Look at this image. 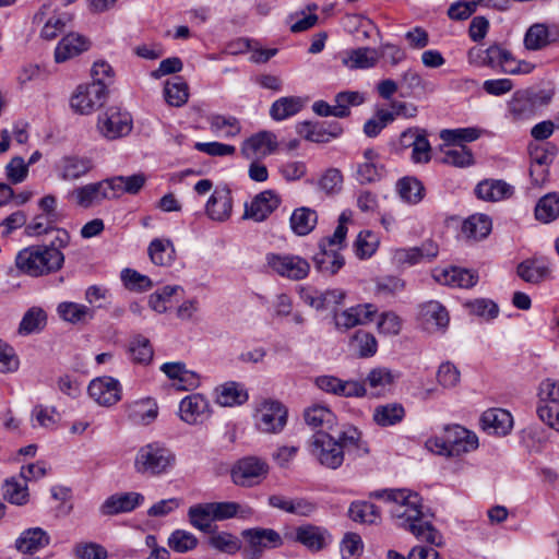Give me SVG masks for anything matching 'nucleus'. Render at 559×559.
Listing matches in <instances>:
<instances>
[{
	"label": "nucleus",
	"mask_w": 559,
	"mask_h": 559,
	"mask_svg": "<svg viewBox=\"0 0 559 559\" xmlns=\"http://www.w3.org/2000/svg\"><path fill=\"white\" fill-rule=\"evenodd\" d=\"M559 40V25L536 23L528 27L524 36V46L527 50H540Z\"/></svg>",
	"instance_id": "6ab92c4d"
},
{
	"label": "nucleus",
	"mask_w": 559,
	"mask_h": 559,
	"mask_svg": "<svg viewBox=\"0 0 559 559\" xmlns=\"http://www.w3.org/2000/svg\"><path fill=\"white\" fill-rule=\"evenodd\" d=\"M349 518L355 522L374 524L380 520L379 509L367 501L353 502L348 510Z\"/></svg>",
	"instance_id": "13d9d810"
},
{
	"label": "nucleus",
	"mask_w": 559,
	"mask_h": 559,
	"mask_svg": "<svg viewBox=\"0 0 559 559\" xmlns=\"http://www.w3.org/2000/svg\"><path fill=\"white\" fill-rule=\"evenodd\" d=\"M210 506L214 521H223L235 516L248 519L253 514L252 508L237 502H210Z\"/></svg>",
	"instance_id": "ea45409f"
},
{
	"label": "nucleus",
	"mask_w": 559,
	"mask_h": 559,
	"mask_svg": "<svg viewBox=\"0 0 559 559\" xmlns=\"http://www.w3.org/2000/svg\"><path fill=\"white\" fill-rule=\"evenodd\" d=\"M371 498L390 504V513L399 527L411 532L417 539L430 545H440L441 535L426 520L421 511L419 495L409 489H381L370 493Z\"/></svg>",
	"instance_id": "f257e3e1"
},
{
	"label": "nucleus",
	"mask_w": 559,
	"mask_h": 559,
	"mask_svg": "<svg viewBox=\"0 0 559 559\" xmlns=\"http://www.w3.org/2000/svg\"><path fill=\"white\" fill-rule=\"evenodd\" d=\"M437 248L433 245H423L421 247L402 248L394 251L393 260L397 264L414 265L424 259L430 260L437 255Z\"/></svg>",
	"instance_id": "e433bc0d"
},
{
	"label": "nucleus",
	"mask_w": 559,
	"mask_h": 559,
	"mask_svg": "<svg viewBox=\"0 0 559 559\" xmlns=\"http://www.w3.org/2000/svg\"><path fill=\"white\" fill-rule=\"evenodd\" d=\"M233 209L231 195L228 189H216L205 205L206 215L216 222L226 221Z\"/></svg>",
	"instance_id": "c85d7f7f"
},
{
	"label": "nucleus",
	"mask_w": 559,
	"mask_h": 559,
	"mask_svg": "<svg viewBox=\"0 0 559 559\" xmlns=\"http://www.w3.org/2000/svg\"><path fill=\"white\" fill-rule=\"evenodd\" d=\"M540 405L537 408L539 418L549 417L550 408L559 406V382L547 379L539 385Z\"/></svg>",
	"instance_id": "a18cd8bd"
},
{
	"label": "nucleus",
	"mask_w": 559,
	"mask_h": 559,
	"mask_svg": "<svg viewBox=\"0 0 559 559\" xmlns=\"http://www.w3.org/2000/svg\"><path fill=\"white\" fill-rule=\"evenodd\" d=\"M94 168L90 157L76 154H67L55 164L57 177L62 181H76L86 176Z\"/></svg>",
	"instance_id": "4468645a"
},
{
	"label": "nucleus",
	"mask_w": 559,
	"mask_h": 559,
	"mask_svg": "<svg viewBox=\"0 0 559 559\" xmlns=\"http://www.w3.org/2000/svg\"><path fill=\"white\" fill-rule=\"evenodd\" d=\"M207 120L211 131L218 136L235 138L241 131L239 120L233 116L212 115Z\"/></svg>",
	"instance_id": "de8ad7c7"
},
{
	"label": "nucleus",
	"mask_w": 559,
	"mask_h": 559,
	"mask_svg": "<svg viewBox=\"0 0 559 559\" xmlns=\"http://www.w3.org/2000/svg\"><path fill=\"white\" fill-rule=\"evenodd\" d=\"M90 396L100 406H112L121 400L120 382L109 376L98 377L88 385Z\"/></svg>",
	"instance_id": "2eb2a0df"
},
{
	"label": "nucleus",
	"mask_w": 559,
	"mask_h": 559,
	"mask_svg": "<svg viewBox=\"0 0 559 559\" xmlns=\"http://www.w3.org/2000/svg\"><path fill=\"white\" fill-rule=\"evenodd\" d=\"M491 230V219L485 214L469 216L462 226V234L471 240H481Z\"/></svg>",
	"instance_id": "c03bdc74"
},
{
	"label": "nucleus",
	"mask_w": 559,
	"mask_h": 559,
	"mask_svg": "<svg viewBox=\"0 0 559 559\" xmlns=\"http://www.w3.org/2000/svg\"><path fill=\"white\" fill-rule=\"evenodd\" d=\"M63 262V253L56 250L55 247H47L46 245L24 248L15 258L16 267L34 277L59 271Z\"/></svg>",
	"instance_id": "7ed1b4c3"
},
{
	"label": "nucleus",
	"mask_w": 559,
	"mask_h": 559,
	"mask_svg": "<svg viewBox=\"0 0 559 559\" xmlns=\"http://www.w3.org/2000/svg\"><path fill=\"white\" fill-rule=\"evenodd\" d=\"M311 455L324 467L336 469L342 466L345 454H366L368 448L361 440V432L353 426L341 431L337 438L328 432H316L310 440Z\"/></svg>",
	"instance_id": "f03ea898"
},
{
	"label": "nucleus",
	"mask_w": 559,
	"mask_h": 559,
	"mask_svg": "<svg viewBox=\"0 0 559 559\" xmlns=\"http://www.w3.org/2000/svg\"><path fill=\"white\" fill-rule=\"evenodd\" d=\"M313 263L319 272L334 275L344 266L345 260L337 249H324L313 257Z\"/></svg>",
	"instance_id": "79ce46f5"
},
{
	"label": "nucleus",
	"mask_w": 559,
	"mask_h": 559,
	"mask_svg": "<svg viewBox=\"0 0 559 559\" xmlns=\"http://www.w3.org/2000/svg\"><path fill=\"white\" fill-rule=\"evenodd\" d=\"M440 162L454 167H468L474 164L473 153L465 145H449L441 147Z\"/></svg>",
	"instance_id": "49530a36"
},
{
	"label": "nucleus",
	"mask_w": 559,
	"mask_h": 559,
	"mask_svg": "<svg viewBox=\"0 0 559 559\" xmlns=\"http://www.w3.org/2000/svg\"><path fill=\"white\" fill-rule=\"evenodd\" d=\"M57 312L62 320L73 324L85 322L94 318V311L92 309L85 305L72 301L59 304Z\"/></svg>",
	"instance_id": "09e8293b"
},
{
	"label": "nucleus",
	"mask_w": 559,
	"mask_h": 559,
	"mask_svg": "<svg viewBox=\"0 0 559 559\" xmlns=\"http://www.w3.org/2000/svg\"><path fill=\"white\" fill-rule=\"evenodd\" d=\"M97 130L107 140H117L132 130V117L118 107H110L98 116Z\"/></svg>",
	"instance_id": "0eeeda50"
},
{
	"label": "nucleus",
	"mask_w": 559,
	"mask_h": 559,
	"mask_svg": "<svg viewBox=\"0 0 559 559\" xmlns=\"http://www.w3.org/2000/svg\"><path fill=\"white\" fill-rule=\"evenodd\" d=\"M297 131L308 141L328 143L333 139L338 138L342 134L343 129L338 123L325 124L305 121L297 126Z\"/></svg>",
	"instance_id": "b1692460"
},
{
	"label": "nucleus",
	"mask_w": 559,
	"mask_h": 559,
	"mask_svg": "<svg viewBox=\"0 0 559 559\" xmlns=\"http://www.w3.org/2000/svg\"><path fill=\"white\" fill-rule=\"evenodd\" d=\"M175 454L159 443H148L139 449L134 459V469L145 476L166 473L175 463Z\"/></svg>",
	"instance_id": "20e7f679"
},
{
	"label": "nucleus",
	"mask_w": 559,
	"mask_h": 559,
	"mask_svg": "<svg viewBox=\"0 0 559 559\" xmlns=\"http://www.w3.org/2000/svg\"><path fill=\"white\" fill-rule=\"evenodd\" d=\"M106 94L107 90L102 83L79 85L71 96L70 106L78 114L88 115L104 104Z\"/></svg>",
	"instance_id": "9d476101"
},
{
	"label": "nucleus",
	"mask_w": 559,
	"mask_h": 559,
	"mask_svg": "<svg viewBox=\"0 0 559 559\" xmlns=\"http://www.w3.org/2000/svg\"><path fill=\"white\" fill-rule=\"evenodd\" d=\"M209 412V402L201 394H190L179 404L180 419L189 425L202 423Z\"/></svg>",
	"instance_id": "5701e85b"
},
{
	"label": "nucleus",
	"mask_w": 559,
	"mask_h": 559,
	"mask_svg": "<svg viewBox=\"0 0 559 559\" xmlns=\"http://www.w3.org/2000/svg\"><path fill=\"white\" fill-rule=\"evenodd\" d=\"M516 274L524 282L536 285L549 277L550 270L544 260L531 258L518 265Z\"/></svg>",
	"instance_id": "473e14b6"
},
{
	"label": "nucleus",
	"mask_w": 559,
	"mask_h": 559,
	"mask_svg": "<svg viewBox=\"0 0 559 559\" xmlns=\"http://www.w3.org/2000/svg\"><path fill=\"white\" fill-rule=\"evenodd\" d=\"M528 154L531 158V164H538L539 166H549L554 157L556 155V147L550 143L538 144V143H530L528 144Z\"/></svg>",
	"instance_id": "338daca9"
},
{
	"label": "nucleus",
	"mask_w": 559,
	"mask_h": 559,
	"mask_svg": "<svg viewBox=\"0 0 559 559\" xmlns=\"http://www.w3.org/2000/svg\"><path fill=\"white\" fill-rule=\"evenodd\" d=\"M348 221V216L346 213H342L338 217V225L334 230L332 236L322 238L319 242L320 250L324 249H337V251L342 248V245L345 241L347 227L346 223Z\"/></svg>",
	"instance_id": "0e129e2a"
},
{
	"label": "nucleus",
	"mask_w": 559,
	"mask_h": 559,
	"mask_svg": "<svg viewBox=\"0 0 559 559\" xmlns=\"http://www.w3.org/2000/svg\"><path fill=\"white\" fill-rule=\"evenodd\" d=\"M365 102L364 94L354 91H346L336 94L334 117L344 118L349 115L350 106H358Z\"/></svg>",
	"instance_id": "680f3d73"
},
{
	"label": "nucleus",
	"mask_w": 559,
	"mask_h": 559,
	"mask_svg": "<svg viewBox=\"0 0 559 559\" xmlns=\"http://www.w3.org/2000/svg\"><path fill=\"white\" fill-rule=\"evenodd\" d=\"M47 323V314L39 307L29 308L23 316L19 333L22 335H29L32 333L40 332Z\"/></svg>",
	"instance_id": "603ef678"
},
{
	"label": "nucleus",
	"mask_w": 559,
	"mask_h": 559,
	"mask_svg": "<svg viewBox=\"0 0 559 559\" xmlns=\"http://www.w3.org/2000/svg\"><path fill=\"white\" fill-rule=\"evenodd\" d=\"M158 414L157 404L151 400H140L128 406L129 419L138 425H147L155 420Z\"/></svg>",
	"instance_id": "4c0bfd02"
},
{
	"label": "nucleus",
	"mask_w": 559,
	"mask_h": 559,
	"mask_svg": "<svg viewBox=\"0 0 559 559\" xmlns=\"http://www.w3.org/2000/svg\"><path fill=\"white\" fill-rule=\"evenodd\" d=\"M306 424L318 432H326L332 430L336 425L335 414L324 405L314 404L304 412Z\"/></svg>",
	"instance_id": "c756f323"
},
{
	"label": "nucleus",
	"mask_w": 559,
	"mask_h": 559,
	"mask_svg": "<svg viewBox=\"0 0 559 559\" xmlns=\"http://www.w3.org/2000/svg\"><path fill=\"white\" fill-rule=\"evenodd\" d=\"M513 191L512 186L498 179H485L475 188L476 195L489 202H498L508 199L513 194Z\"/></svg>",
	"instance_id": "2f4dec72"
},
{
	"label": "nucleus",
	"mask_w": 559,
	"mask_h": 559,
	"mask_svg": "<svg viewBox=\"0 0 559 559\" xmlns=\"http://www.w3.org/2000/svg\"><path fill=\"white\" fill-rule=\"evenodd\" d=\"M241 536L248 543L246 559H259L265 549L281 547L283 538L273 528L253 527L242 531Z\"/></svg>",
	"instance_id": "1a4fd4ad"
},
{
	"label": "nucleus",
	"mask_w": 559,
	"mask_h": 559,
	"mask_svg": "<svg viewBox=\"0 0 559 559\" xmlns=\"http://www.w3.org/2000/svg\"><path fill=\"white\" fill-rule=\"evenodd\" d=\"M346 296V292L341 288L326 290L304 288L300 292L304 302L319 311L331 310L334 312L335 308L344 302Z\"/></svg>",
	"instance_id": "f3484780"
},
{
	"label": "nucleus",
	"mask_w": 559,
	"mask_h": 559,
	"mask_svg": "<svg viewBox=\"0 0 559 559\" xmlns=\"http://www.w3.org/2000/svg\"><path fill=\"white\" fill-rule=\"evenodd\" d=\"M378 61V52L373 48L361 47L347 52L343 63L350 69H367Z\"/></svg>",
	"instance_id": "3c124183"
},
{
	"label": "nucleus",
	"mask_w": 559,
	"mask_h": 559,
	"mask_svg": "<svg viewBox=\"0 0 559 559\" xmlns=\"http://www.w3.org/2000/svg\"><path fill=\"white\" fill-rule=\"evenodd\" d=\"M302 102L299 97L287 96L275 100L270 108V116L276 121L287 119L300 111Z\"/></svg>",
	"instance_id": "864d4df0"
},
{
	"label": "nucleus",
	"mask_w": 559,
	"mask_h": 559,
	"mask_svg": "<svg viewBox=\"0 0 559 559\" xmlns=\"http://www.w3.org/2000/svg\"><path fill=\"white\" fill-rule=\"evenodd\" d=\"M88 40L80 34H68L58 44L55 50V60L57 62H64L81 52L87 50Z\"/></svg>",
	"instance_id": "f704fd0d"
},
{
	"label": "nucleus",
	"mask_w": 559,
	"mask_h": 559,
	"mask_svg": "<svg viewBox=\"0 0 559 559\" xmlns=\"http://www.w3.org/2000/svg\"><path fill=\"white\" fill-rule=\"evenodd\" d=\"M276 147V135L271 131H261L253 134L242 143L241 154L247 159H253L258 156L272 154Z\"/></svg>",
	"instance_id": "4be33fe9"
},
{
	"label": "nucleus",
	"mask_w": 559,
	"mask_h": 559,
	"mask_svg": "<svg viewBox=\"0 0 559 559\" xmlns=\"http://www.w3.org/2000/svg\"><path fill=\"white\" fill-rule=\"evenodd\" d=\"M160 370L170 380L177 381L175 385L177 386L178 390H193L200 383V379L197 372L188 370L183 362H165L164 365L160 366Z\"/></svg>",
	"instance_id": "cd10ccee"
},
{
	"label": "nucleus",
	"mask_w": 559,
	"mask_h": 559,
	"mask_svg": "<svg viewBox=\"0 0 559 559\" xmlns=\"http://www.w3.org/2000/svg\"><path fill=\"white\" fill-rule=\"evenodd\" d=\"M287 423L286 407L273 400L263 401L257 409L255 425L266 433H278Z\"/></svg>",
	"instance_id": "9b49d317"
},
{
	"label": "nucleus",
	"mask_w": 559,
	"mask_h": 559,
	"mask_svg": "<svg viewBox=\"0 0 559 559\" xmlns=\"http://www.w3.org/2000/svg\"><path fill=\"white\" fill-rule=\"evenodd\" d=\"M321 391L341 397H362L367 391L365 384L356 380H342L334 376H320L314 380Z\"/></svg>",
	"instance_id": "ddd939ff"
},
{
	"label": "nucleus",
	"mask_w": 559,
	"mask_h": 559,
	"mask_svg": "<svg viewBox=\"0 0 559 559\" xmlns=\"http://www.w3.org/2000/svg\"><path fill=\"white\" fill-rule=\"evenodd\" d=\"M49 542L50 537L46 531L40 527H33L21 533L15 540V547L23 554H34L49 545Z\"/></svg>",
	"instance_id": "72a5a7b5"
},
{
	"label": "nucleus",
	"mask_w": 559,
	"mask_h": 559,
	"mask_svg": "<svg viewBox=\"0 0 559 559\" xmlns=\"http://www.w3.org/2000/svg\"><path fill=\"white\" fill-rule=\"evenodd\" d=\"M418 321L428 333L444 332L450 318L447 309L436 300L419 306Z\"/></svg>",
	"instance_id": "a211bd4d"
},
{
	"label": "nucleus",
	"mask_w": 559,
	"mask_h": 559,
	"mask_svg": "<svg viewBox=\"0 0 559 559\" xmlns=\"http://www.w3.org/2000/svg\"><path fill=\"white\" fill-rule=\"evenodd\" d=\"M377 311L376 306L372 304H359L342 311H334V325L340 331H347L358 325H365L373 320Z\"/></svg>",
	"instance_id": "f8f14e48"
},
{
	"label": "nucleus",
	"mask_w": 559,
	"mask_h": 559,
	"mask_svg": "<svg viewBox=\"0 0 559 559\" xmlns=\"http://www.w3.org/2000/svg\"><path fill=\"white\" fill-rule=\"evenodd\" d=\"M396 187L401 199L409 204H417L424 198L425 188L416 178H402L397 181Z\"/></svg>",
	"instance_id": "6e6d98bb"
},
{
	"label": "nucleus",
	"mask_w": 559,
	"mask_h": 559,
	"mask_svg": "<svg viewBox=\"0 0 559 559\" xmlns=\"http://www.w3.org/2000/svg\"><path fill=\"white\" fill-rule=\"evenodd\" d=\"M289 223L292 230L296 235L306 236L314 229L318 223V214L312 209L299 207L290 215Z\"/></svg>",
	"instance_id": "a19ab883"
},
{
	"label": "nucleus",
	"mask_w": 559,
	"mask_h": 559,
	"mask_svg": "<svg viewBox=\"0 0 559 559\" xmlns=\"http://www.w3.org/2000/svg\"><path fill=\"white\" fill-rule=\"evenodd\" d=\"M3 496L13 504H25L28 500V488L26 483L21 484L14 478L7 479L3 485Z\"/></svg>",
	"instance_id": "69168bd1"
},
{
	"label": "nucleus",
	"mask_w": 559,
	"mask_h": 559,
	"mask_svg": "<svg viewBox=\"0 0 559 559\" xmlns=\"http://www.w3.org/2000/svg\"><path fill=\"white\" fill-rule=\"evenodd\" d=\"M269 473V465L265 461L247 456L238 460L230 471L231 480L241 487H252L260 484Z\"/></svg>",
	"instance_id": "423d86ee"
},
{
	"label": "nucleus",
	"mask_w": 559,
	"mask_h": 559,
	"mask_svg": "<svg viewBox=\"0 0 559 559\" xmlns=\"http://www.w3.org/2000/svg\"><path fill=\"white\" fill-rule=\"evenodd\" d=\"M163 94L169 106L181 107L189 99V86L181 76H175L165 82Z\"/></svg>",
	"instance_id": "58836bf2"
},
{
	"label": "nucleus",
	"mask_w": 559,
	"mask_h": 559,
	"mask_svg": "<svg viewBox=\"0 0 559 559\" xmlns=\"http://www.w3.org/2000/svg\"><path fill=\"white\" fill-rule=\"evenodd\" d=\"M293 539L305 546L308 550L318 552L328 546L331 542V535L324 527L304 524L296 528Z\"/></svg>",
	"instance_id": "aec40b11"
},
{
	"label": "nucleus",
	"mask_w": 559,
	"mask_h": 559,
	"mask_svg": "<svg viewBox=\"0 0 559 559\" xmlns=\"http://www.w3.org/2000/svg\"><path fill=\"white\" fill-rule=\"evenodd\" d=\"M112 199H118L123 194H136L144 187L146 177L144 174H133L131 176H115L107 178Z\"/></svg>",
	"instance_id": "7c9ffc66"
},
{
	"label": "nucleus",
	"mask_w": 559,
	"mask_h": 559,
	"mask_svg": "<svg viewBox=\"0 0 559 559\" xmlns=\"http://www.w3.org/2000/svg\"><path fill=\"white\" fill-rule=\"evenodd\" d=\"M481 428L490 433L506 436L513 426L511 414L502 408H489L480 417Z\"/></svg>",
	"instance_id": "a878e982"
},
{
	"label": "nucleus",
	"mask_w": 559,
	"mask_h": 559,
	"mask_svg": "<svg viewBox=\"0 0 559 559\" xmlns=\"http://www.w3.org/2000/svg\"><path fill=\"white\" fill-rule=\"evenodd\" d=\"M147 253L151 261L155 265L168 266L176 259V250L174 243L169 239L155 238L147 248Z\"/></svg>",
	"instance_id": "c9c22d12"
},
{
	"label": "nucleus",
	"mask_w": 559,
	"mask_h": 559,
	"mask_svg": "<svg viewBox=\"0 0 559 559\" xmlns=\"http://www.w3.org/2000/svg\"><path fill=\"white\" fill-rule=\"evenodd\" d=\"M433 278L442 285L469 288L477 283L478 276L476 273H473L466 269L451 266L447 269L435 270Z\"/></svg>",
	"instance_id": "393cba45"
},
{
	"label": "nucleus",
	"mask_w": 559,
	"mask_h": 559,
	"mask_svg": "<svg viewBox=\"0 0 559 559\" xmlns=\"http://www.w3.org/2000/svg\"><path fill=\"white\" fill-rule=\"evenodd\" d=\"M404 416L405 409L399 403L379 405L373 411V420L381 427L396 425L403 420Z\"/></svg>",
	"instance_id": "8fccbe9b"
},
{
	"label": "nucleus",
	"mask_w": 559,
	"mask_h": 559,
	"mask_svg": "<svg viewBox=\"0 0 559 559\" xmlns=\"http://www.w3.org/2000/svg\"><path fill=\"white\" fill-rule=\"evenodd\" d=\"M209 544L214 549L229 555L236 554L241 548L239 539L225 532L211 536Z\"/></svg>",
	"instance_id": "774afa93"
},
{
	"label": "nucleus",
	"mask_w": 559,
	"mask_h": 559,
	"mask_svg": "<svg viewBox=\"0 0 559 559\" xmlns=\"http://www.w3.org/2000/svg\"><path fill=\"white\" fill-rule=\"evenodd\" d=\"M439 454L448 456H460L478 448V438L473 432L460 425L445 428L444 437L440 441L435 440Z\"/></svg>",
	"instance_id": "39448f33"
},
{
	"label": "nucleus",
	"mask_w": 559,
	"mask_h": 559,
	"mask_svg": "<svg viewBox=\"0 0 559 559\" xmlns=\"http://www.w3.org/2000/svg\"><path fill=\"white\" fill-rule=\"evenodd\" d=\"M266 263L277 275L292 281L304 280L310 271L309 262L295 254L269 253Z\"/></svg>",
	"instance_id": "6e6552de"
},
{
	"label": "nucleus",
	"mask_w": 559,
	"mask_h": 559,
	"mask_svg": "<svg viewBox=\"0 0 559 559\" xmlns=\"http://www.w3.org/2000/svg\"><path fill=\"white\" fill-rule=\"evenodd\" d=\"M353 346L360 357H371L377 353L378 342L373 334L366 331H356L350 338Z\"/></svg>",
	"instance_id": "052dcab7"
},
{
	"label": "nucleus",
	"mask_w": 559,
	"mask_h": 559,
	"mask_svg": "<svg viewBox=\"0 0 559 559\" xmlns=\"http://www.w3.org/2000/svg\"><path fill=\"white\" fill-rule=\"evenodd\" d=\"M68 198L83 209L98 205L104 200H112L107 179L78 187L68 194Z\"/></svg>",
	"instance_id": "dca6fc26"
},
{
	"label": "nucleus",
	"mask_w": 559,
	"mask_h": 559,
	"mask_svg": "<svg viewBox=\"0 0 559 559\" xmlns=\"http://www.w3.org/2000/svg\"><path fill=\"white\" fill-rule=\"evenodd\" d=\"M281 198L272 190H265L255 195L250 204L246 205L245 218L263 222L280 205Z\"/></svg>",
	"instance_id": "412c9836"
},
{
	"label": "nucleus",
	"mask_w": 559,
	"mask_h": 559,
	"mask_svg": "<svg viewBox=\"0 0 559 559\" xmlns=\"http://www.w3.org/2000/svg\"><path fill=\"white\" fill-rule=\"evenodd\" d=\"M188 515L192 526L203 532H209L212 527V522H214L210 503L190 507Z\"/></svg>",
	"instance_id": "bf43d9fd"
},
{
	"label": "nucleus",
	"mask_w": 559,
	"mask_h": 559,
	"mask_svg": "<svg viewBox=\"0 0 559 559\" xmlns=\"http://www.w3.org/2000/svg\"><path fill=\"white\" fill-rule=\"evenodd\" d=\"M481 131L477 128L444 129L440 132V139L449 145H463L465 142H473L480 136Z\"/></svg>",
	"instance_id": "4d7b16f0"
},
{
	"label": "nucleus",
	"mask_w": 559,
	"mask_h": 559,
	"mask_svg": "<svg viewBox=\"0 0 559 559\" xmlns=\"http://www.w3.org/2000/svg\"><path fill=\"white\" fill-rule=\"evenodd\" d=\"M168 546L177 552L185 554L198 546V538L190 532L176 530L168 537Z\"/></svg>",
	"instance_id": "e2e57ef3"
},
{
	"label": "nucleus",
	"mask_w": 559,
	"mask_h": 559,
	"mask_svg": "<svg viewBox=\"0 0 559 559\" xmlns=\"http://www.w3.org/2000/svg\"><path fill=\"white\" fill-rule=\"evenodd\" d=\"M144 501L139 492L116 493L108 497L100 507L104 515H114L121 512H130Z\"/></svg>",
	"instance_id": "bb28decb"
},
{
	"label": "nucleus",
	"mask_w": 559,
	"mask_h": 559,
	"mask_svg": "<svg viewBox=\"0 0 559 559\" xmlns=\"http://www.w3.org/2000/svg\"><path fill=\"white\" fill-rule=\"evenodd\" d=\"M216 392V402L222 406L241 405L248 400L246 389L238 382H227L221 385Z\"/></svg>",
	"instance_id": "37998d69"
},
{
	"label": "nucleus",
	"mask_w": 559,
	"mask_h": 559,
	"mask_svg": "<svg viewBox=\"0 0 559 559\" xmlns=\"http://www.w3.org/2000/svg\"><path fill=\"white\" fill-rule=\"evenodd\" d=\"M559 216V193L552 192L539 199L535 206V217L549 223Z\"/></svg>",
	"instance_id": "5fc2aeb1"
}]
</instances>
